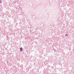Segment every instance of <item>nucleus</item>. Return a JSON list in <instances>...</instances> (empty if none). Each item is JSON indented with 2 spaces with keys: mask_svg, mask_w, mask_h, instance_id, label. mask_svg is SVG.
<instances>
[{
  "mask_svg": "<svg viewBox=\"0 0 74 74\" xmlns=\"http://www.w3.org/2000/svg\"><path fill=\"white\" fill-rule=\"evenodd\" d=\"M22 47H21L20 48V51H21V52L22 51Z\"/></svg>",
  "mask_w": 74,
  "mask_h": 74,
  "instance_id": "obj_1",
  "label": "nucleus"
},
{
  "mask_svg": "<svg viewBox=\"0 0 74 74\" xmlns=\"http://www.w3.org/2000/svg\"><path fill=\"white\" fill-rule=\"evenodd\" d=\"M57 21H59V18H57Z\"/></svg>",
  "mask_w": 74,
  "mask_h": 74,
  "instance_id": "obj_2",
  "label": "nucleus"
},
{
  "mask_svg": "<svg viewBox=\"0 0 74 74\" xmlns=\"http://www.w3.org/2000/svg\"><path fill=\"white\" fill-rule=\"evenodd\" d=\"M68 36V34H66L65 36Z\"/></svg>",
  "mask_w": 74,
  "mask_h": 74,
  "instance_id": "obj_3",
  "label": "nucleus"
},
{
  "mask_svg": "<svg viewBox=\"0 0 74 74\" xmlns=\"http://www.w3.org/2000/svg\"><path fill=\"white\" fill-rule=\"evenodd\" d=\"M0 3H1V1L0 0Z\"/></svg>",
  "mask_w": 74,
  "mask_h": 74,
  "instance_id": "obj_4",
  "label": "nucleus"
},
{
  "mask_svg": "<svg viewBox=\"0 0 74 74\" xmlns=\"http://www.w3.org/2000/svg\"><path fill=\"white\" fill-rule=\"evenodd\" d=\"M45 55H47V53H45Z\"/></svg>",
  "mask_w": 74,
  "mask_h": 74,
  "instance_id": "obj_5",
  "label": "nucleus"
}]
</instances>
